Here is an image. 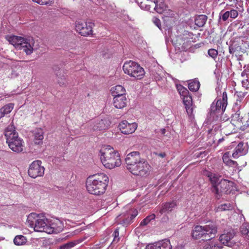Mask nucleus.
<instances>
[{"label":"nucleus","mask_w":249,"mask_h":249,"mask_svg":"<svg viewBox=\"0 0 249 249\" xmlns=\"http://www.w3.org/2000/svg\"><path fill=\"white\" fill-rule=\"evenodd\" d=\"M207 176L209 178V180L211 184H212L213 192L214 193L215 195H219V188L217 187V184L219 182V178L221 177V176L212 172H208Z\"/></svg>","instance_id":"16"},{"label":"nucleus","mask_w":249,"mask_h":249,"mask_svg":"<svg viewBox=\"0 0 249 249\" xmlns=\"http://www.w3.org/2000/svg\"><path fill=\"white\" fill-rule=\"evenodd\" d=\"M27 242L26 237L22 235H17V246L24 245Z\"/></svg>","instance_id":"36"},{"label":"nucleus","mask_w":249,"mask_h":249,"mask_svg":"<svg viewBox=\"0 0 249 249\" xmlns=\"http://www.w3.org/2000/svg\"><path fill=\"white\" fill-rule=\"evenodd\" d=\"M155 218V215L154 214H151L147 216L145 218L142 220L140 223L141 226L146 225L152 219H154Z\"/></svg>","instance_id":"38"},{"label":"nucleus","mask_w":249,"mask_h":249,"mask_svg":"<svg viewBox=\"0 0 249 249\" xmlns=\"http://www.w3.org/2000/svg\"><path fill=\"white\" fill-rule=\"evenodd\" d=\"M245 154V151L244 148L243 143H239L235 147L232 156L234 159H237Z\"/></svg>","instance_id":"24"},{"label":"nucleus","mask_w":249,"mask_h":249,"mask_svg":"<svg viewBox=\"0 0 249 249\" xmlns=\"http://www.w3.org/2000/svg\"><path fill=\"white\" fill-rule=\"evenodd\" d=\"M246 94V92H243L242 91H236L235 95L237 96V97L239 98V100L241 101L242 100L244 97L245 96Z\"/></svg>","instance_id":"49"},{"label":"nucleus","mask_w":249,"mask_h":249,"mask_svg":"<svg viewBox=\"0 0 249 249\" xmlns=\"http://www.w3.org/2000/svg\"><path fill=\"white\" fill-rule=\"evenodd\" d=\"M27 223L35 231L46 232L48 220L43 214L32 213L28 216Z\"/></svg>","instance_id":"4"},{"label":"nucleus","mask_w":249,"mask_h":249,"mask_svg":"<svg viewBox=\"0 0 249 249\" xmlns=\"http://www.w3.org/2000/svg\"><path fill=\"white\" fill-rule=\"evenodd\" d=\"M34 2H36L40 5H47L51 4L53 2V0H32Z\"/></svg>","instance_id":"43"},{"label":"nucleus","mask_w":249,"mask_h":249,"mask_svg":"<svg viewBox=\"0 0 249 249\" xmlns=\"http://www.w3.org/2000/svg\"><path fill=\"white\" fill-rule=\"evenodd\" d=\"M230 12V18H235L238 15V12L236 10L231 9Z\"/></svg>","instance_id":"48"},{"label":"nucleus","mask_w":249,"mask_h":249,"mask_svg":"<svg viewBox=\"0 0 249 249\" xmlns=\"http://www.w3.org/2000/svg\"><path fill=\"white\" fill-rule=\"evenodd\" d=\"M56 75L58 76L57 81L60 86H65L66 84V78H65L64 76L63 75L62 77H59L58 73H57Z\"/></svg>","instance_id":"45"},{"label":"nucleus","mask_w":249,"mask_h":249,"mask_svg":"<svg viewBox=\"0 0 249 249\" xmlns=\"http://www.w3.org/2000/svg\"><path fill=\"white\" fill-rule=\"evenodd\" d=\"M241 49V47L237 43H233L229 47V53L231 54H233L236 52H240Z\"/></svg>","instance_id":"35"},{"label":"nucleus","mask_w":249,"mask_h":249,"mask_svg":"<svg viewBox=\"0 0 249 249\" xmlns=\"http://www.w3.org/2000/svg\"><path fill=\"white\" fill-rule=\"evenodd\" d=\"M177 89L182 98L190 95L188 90L181 85L177 86Z\"/></svg>","instance_id":"34"},{"label":"nucleus","mask_w":249,"mask_h":249,"mask_svg":"<svg viewBox=\"0 0 249 249\" xmlns=\"http://www.w3.org/2000/svg\"><path fill=\"white\" fill-rule=\"evenodd\" d=\"M137 126L138 125L136 123H128L126 121H123L119 124L120 130L125 135H128L134 133Z\"/></svg>","instance_id":"15"},{"label":"nucleus","mask_w":249,"mask_h":249,"mask_svg":"<svg viewBox=\"0 0 249 249\" xmlns=\"http://www.w3.org/2000/svg\"><path fill=\"white\" fill-rule=\"evenodd\" d=\"M232 184V181L225 179H221L217 184V187L219 188V195H215V197L218 199L221 196V193H227V192L230 190V187Z\"/></svg>","instance_id":"17"},{"label":"nucleus","mask_w":249,"mask_h":249,"mask_svg":"<svg viewBox=\"0 0 249 249\" xmlns=\"http://www.w3.org/2000/svg\"><path fill=\"white\" fill-rule=\"evenodd\" d=\"M155 4V10L158 13L162 14L164 15L163 19L167 27L171 26L174 22V12L167 9V6L163 0H154Z\"/></svg>","instance_id":"6"},{"label":"nucleus","mask_w":249,"mask_h":249,"mask_svg":"<svg viewBox=\"0 0 249 249\" xmlns=\"http://www.w3.org/2000/svg\"><path fill=\"white\" fill-rule=\"evenodd\" d=\"M245 118L246 120H245V122L244 124V128H243V131H249V113L248 114L247 116H245Z\"/></svg>","instance_id":"46"},{"label":"nucleus","mask_w":249,"mask_h":249,"mask_svg":"<svg viewBox=\"0 0 249 249\" xmlns=\"http://www.w3.org/2000/svg\"><path fill=\"white\" fill-rule=\"evenodd\" d=\"M100 153L101 160L106 168L111 169L121 165L119 153L110 146L101 149Z\"/></svg>","instance_id":"2"},{"label":"nucleus","mask_w":249,"mask_h":249,"mask_svg":"<svg viewBox=\"0 0 249 249\" xmlns=\"http://www.w3.org/2000/svg\"><path fill=\"white\" fill-rule=\"evenodd\" d=\"M227 105L221 101V99H218L215 106L211 107V110L213 111H219L221 109L222 112H224L227 107Z\"/></svg>","instance_id":"28"},{"label":"nucleus","mask_w":249,"mask_h":249,"mask_svg":"<svg viewBox=\"0 0 249 249\" xmlns=\"http://www.w3.org/2000/svg\"><path fill=\"white\" fill-rule=\"evenodd\" d=\"M208 17L204 15L198 16L195 19V24L199 27H202L206 23Z\"/></svg>","instance_id":"29"},{"label":"nucleus","mask_w":249,"mask_h":249,"mask_svg":"<svg viewBox=\"0 0 249 249\" xmlns=\"http://www.w3.org/2000/svg\"><path fill=\"white\" fill-rule=\"evenodd\" d=\"M132 167V168L128 171L135 176L142 177L148 176L150 174L151 168L150 164L143 159Z\"/></svg>","instance_id":"8"},{"label":"nucleus","mask_w":249,"mask_h":249,"mask_svg":"<svg viewBox=\"0 0 249 249\" xmlns=\"http://www.w3.org/2000/svg\"><path fill=\"white\" fill-rule=\"evenodd\" d=\"M14 104L10 103L0 108V119L9 113L14 108Z\"/></svg>","instance_id":"27"},{"label":"nucleus","mask_w":249,"mask_h":249,"mask_svg":"<svg viewBox=\"0 0 249 249\" xmlns=\"http://www.w3.org/2000/svg\"><path fill=\"white\" fill-rule=\"evenodd\" d=\"M208 53L209 55L213 59H215L218 55V51L214 49H209L208 50Z\"/></svg>","instance_id":"41"},{"label":"nucleus","mask_w":249,"mask_h":249,"mask_svg":"<svg viewBox=\"0 0 249 249\" xmlns=\"http://www.w3.org/2000/svg\"><path fill=\"white\" fill-rule=\"evenodd\" d=\"M107 124V121L106 120H101L98 123L94 126V130H104L107 127V125L106 124Z\"/></svg>","instance_id":"33"},{"label":"nucleus","mask_w":249,"mask_h":249,"mask_svg":"<svg viewBox=\"0 0 249 249\" xmlns=\"http://www.w3.org/2000/svg\"><path fill=\"white\" fill-rule=\"evenodd\" d=\"M23 143H24L23 141L18 138V137L17 136V153L21 152L23 151L24 147Z\"/></svg>","instance_id":"37"},{"label":"nucleus","mask_w":249,"mask_h":249,"mask_svg":"<svg viewBox=\"0 0 249 249\" xmlns=\"http://www.w3.org/2000/svg\"><path fill=\"white\" fill-rule=\"evenodd\" d=\"M234 236L233 231H229L227 233H224L220 235L219 240L222 244L226 246H230L231 244V240Z\"/></svg>","instance_id":"22"},{"label":"nucleus","mask_w":249,"mask_h":249,"mask_svg":"<svg viewBox=\"0 0 249 249\" xmlns=\"http://www.w3.org/2000/svg\"><path fill=\"white\" fill-rule=\"evenodd\" d=\"M125 89L121 85H117L111 89L112 95L114 97L117 96H125Z\"/></svg>","instance_id":"23"},{"label":"nucleus","mask_w":249,"mask_h":249,"mask_svg":"<svg viewBox=\"0 0 249 249\" xmlns=\"http://www.w3.org/2000/svg\"><path fill=\"white\" fill-rule=\"evenodd\" d=\"M217 228L213 222L204 226L197 225L192 231V236L195 239H202V240H210L214 238L217 233Z\"/></svg>","instance_id":"3"},{"label":"nucleus","mask_w":249,"mask_h":249,"mask_svg":"<svg viewBox=\"0 0 249 249\" xmlns=\"http://www.w3.org/2000/svg\"><path fill=\"white\" fill-rule=\"evenodd\" d=\"M152 21L159 29H160V21L158 18L155 17H153L152 18Z\"/></svg>","instance_id":"50"},{"label":"nucleus","mask_w":249,"mask_h":249,"mask_svg":"<svg viewBox=\"0 0 249 249\" xmlns=\"http://www.w3.org/2000/svg\"><path fill=\"white\" fill-rule=\"evenodd\" d=\"M231 205L230 203L223 204L219 205L217 208V211L229 210L231 209Z\"/></svg>","instance_id":"39"},{"label":"nucleus","mask_w":249,"mask_h":249,"mask_svg":"<svg viewBox=\"0 0 249 249\" xmlns=\"http://www.w3.org/2000/svg\"><path fill=\"white\" fill-rule=\"evenodd\" d=\"M158 156L163 158L166 156V154L165 152L160 153L158 154Z\"/></svg>","instance_id":"56"},{"label":"nucleus","mask_w":249,"mask_h":249,"mask_svg":"<svg viewBox=\"0 0 249 249\" xmlns=\"http://www.w3.org/2000/svg\"><path fill=\"white\" fill-rule=\"evenodd\" d=\"M94 23L92 21L84 22L79 20L75 22V30L82 36H87L92 35Z\"/></svg>","instance_id":"9"},{"label":"nucleus","mask_w":249,"mask_h":249,"mask_svg":"<svg viewBox=\"0 0 249 249\" xmlns=\"http://www.w3.org/2000/svg\"><path fill=\"white\" fill-rule=\"evenodd\" d=\"M242 86L246 89H249V81L248 79L242 80Z\"/></svg>","instance_id":"53"},{"label":"nucleus","mask_w":249,"mask_h":249,"mask_svg":"<svg viewBox=\"0 0 249 249\" xmlns=\"http://www.w3.org/2000/svg\"><path fill=\"white\" fill-rule=\"evenodd\" d=\"M223 129L224 130V132L226 135L235 133L239 131L237 128H235V126L233 125V124H232L231 121L230 123H226Z\"/></svg>","instance_id":"25"},{"label":"nucleus","mask_w":249,"mask_h":249,"mask_svg":"<svg viewBox=\"0 0 249 249\" xmlns=\"http://www.w3.org/2000/svg\"><path fill=\"white\" fill-rule=\"evenodd\" d=\"M162 134L164 135L166 132V130L164 128H162L160 130Z\"/></svg>","instance_id":"57"},{"label":"nucleus","mask_w":249,"mask_h":249,"mask_svg":"<svg viewBox=\"0 0 249 249\" xmlns=\"http://www.w3.org/2000/svg\"><path fill=\"white\" fill-rule=\"evenodd\" d=\"M113 104L116 108L121 109L126 106L125 96H117L113 98Z\"/></svg>","instance_id":"19"},{"label":"nucleus","mask_w":249,"mask_h":249,"mask_svg":"<svg viewBox=\"0 0 249 249\" xmlns=\"http://www.w3.org/2000/svg\"><path fill=\"white\" fill-rule=\"evenodd\" d=\"M123 69L124 73L137 80L142 79L145 75L144 69L139 64L132 60L125 62Z\"/></svg>","instance_id":"5"},{"label":"nucleus","mask_w":249,"mask_h":249,"mask_svg":"<svg viewBox=\"0 0 249 249\" xmlns=\"http://www.w3.org/2000/svg\"><path fill=\"white\" fill-rule=\"evenodd\" d=\"M230 157L231 154L230 152L225 153L222 157L223 162L226 166L229 167L237 169L238 164L236 161L231 160Z\"/></svg>","instance_id":"20"},{"label":"nucleus","mask_w":249,"mask_h":249,"mask_svg":"<svg viewBox=\"0 0 249 249\" xmlns=\"http://www.w3.org/2000/svg\"><path fill=\"white\" fill-rule=\"evenodd\" d=\"M45 168L42 166V161L36 160L33 161L29 166L28 173L29 176L36 178L37 177H42L44 174Z\"/></svg>","instance_id":"10"},{"label":"nucleus","mask_w":249,"mask_h":249,"mask_svg":"<svg viewBox=\"0 0 249 249\" xmlns=\"http://www.w3.org/2000/svg\"><path fill=\"white\" fill-rule=\"evenodd\" d=\"M142 160L139 152L134 151L127 154L125 161L128 170H129L131 168H132V166H134Z\"/></svg>","instance_id":"13"},{"label":"nucleus","mask_w":249,"mask_h":249,"mask_svg":"<svg viewBox=\"0 0 249 249\" xmlns=\"http://www.w3.org/2000/svg\"><path fill=\"white\" fill-rule=\"evenodd\" d=\"M220 247H219L217 244L213 243L206 244L204 247L203 249H220Z\"/></svg>","instance_id":"42"},{"label":"nucleus","mask_w":249,"mask_h":249,"mask_svg":"<svg viewBox=\"0 0 249 249\" xmlns=\"http://www.w3.org/2000/svg\"><path fill=\"white\" fill-rule=\"evenodd\" d=\"M75 244L73 242H69L60 247V249H70L73 247Z\"/></svg>","instance_id":"44"},{"label":"nucleus","mask_w":249,"mask_h":249,"mask_svg":"<svg viewBox=\"0 0 249 249\" xmlns=\"http://www.w3.org/2000/svg\"><path fill=\"white\" fill-rule=\"evenodd\" d=\"M240 231L245 238L249 240V223H245L242 224L240 228Z\"/></svg>","instance_id":"30"},{"label":"nucleus","mask_w":249,"mask_h":249,"mask_svg":"<svg viewBox=\"0 0 249 249\" xmlns=\"http://www.w3.org/2000/svg\"><path fill=\"white\" fill-rule=\"evenodd\" d=\"M63 229V223L58 219H55L48 221V227L47 228L46 233L51 234L53 233H59L62 231Z\"/></svg>","instance_id":"14"},{"label":"nucleus","mask_w":249,"mask_h":249,"mask_svg":"<svg viewBox=\"0 0 249 249\" xmlns=\"http://www.w3.org/2000/svg\"><path fill=\"white\" fill-rule=\"evenodd\" d=\"M177 206L176 202L172 201L171 202H165L161 205L159 209V213L161 215L163 213H168L172 212Z\"/></svg>","instance_id":"18"},{"label":"nucleus","mask_w":249,"mask_h":249,"mask_svg":"<svg viewBox=\"0 0 249 249\" xmlns=\"http://www.w3.org/2000/svg\"><path fill=\"white\" fill-rule=\"evenodd\" d=\"M157 242L159 249H171V245L169 240L165 239Z\"/></svg>","instance_id":"32"},{"label":"nucleus","mask_w":249,"mask_h":249,"mask_svg":"<svg viewBox=\"0 0 249 249\" xmlns=\"http://www.w3.org/2000/svg\"><path fill=\"white\" fill-rule=\"evenodd\" d=\"M119 232L118 229H116L113 233V235L114 236V241L115 240V238L119 236Z\"/></svg>","instance_id":"55"},{"label":"nucleus","mask_w":249,"mask_h":249,"mask_svg":"<svg viewBox=\"0 0 249 249\" xmlns=\"http://www.w3.org/2000/svg\"><path fill=\"white\" fill-rule=\"evenodd\" d=\"M182 99L187 114L190 116L192 115L193 113V108L192 107L193 101L192 96L190 95H189L184 97H183Z\"/></svg>","instance_id":"21"},{"label":"nucleus","mask_w":249,"mask_h":249,"mask_svg":"<svg viewBox=\"0 0 249 249\" xmlns=\"http://www.w3.org/2000/svg\"><path fill=\"white\" fill-rule=\"evenodd\" d=\"M108 178L104 173H98L89 176L86 182L88 192L92 195H103L108 185Z\"/></svg>","instance_id":"1"},{"label":"nucleus","mask_w":249,"mask_h":249,"mask_svg":"<svg viewBox=\"0 0 249 249\" xmlns=\"http://www.w3.org/2000/svg\"><path fill=\"white\" fill-rule=\"evenodd\" d=\"M224 140L223 138L219 139L218 141V143L219 144L221 142H222Z\"/></svg>","instance_id":"58"},{"label":"nucleus","mask_w":249,"mask_h":249,"mask_svg":"<svg viewBox=\"0 0 249 249\" xmlns=\"http://www.w3.org/2000/svg\"><path fill=\"white\" fill-rule=\"evenodd\" d=\"M245 116L246 115H244L243 113L241 114L239 111H236L231 116V121L238 130H241L243 131L244 124L246 120Z\"/></svg>","instance_id":"12"},{"label":"nucleus","mask_w":249,"mask_h":249,"mask_svg":"<svg viewBox=\"0 0 249 249\" xmlns=\"http://www.w3.org/2000/svg\"><path fill=\"white\" fill-rule=\"evenodd\" d=\"M34 136V142L36 144H39L41 143L44 138L42 129L40 128L36 129Z\"/></svg>","instance_id":"26"},{"label":"nucleus","mask_w":249,"mask_h":249,"mask_svg":"<svg viewBox=\"0 0 249 249\" xmlns=\"http://www.w3.org/2000/svg\"><path fill=\"white\" fill-rule=\"evenodd\" d=\"M6 40L14 46H16V36L14 35H7L5 36Z\"/></svg>","instance_id":"40"},{"label":"nucleus","mask_w":249,"mask_h":249,"mask_svg":"<svg viewBox=\"0 0 249 249\" xmlns=\"http://www.w3.org/2000/svg\"><path fill=\"white\" fill-rule=\"evenodd\" d=\"M138 214V211L136 210H134V211H133V213L131 214V216H130V219L128 222V223H130L131 221L134 219L135 218V217Z\"/></svg>","instance_id":"54"},{"label":"nucleus","mask_w":249,"mask_h":249,"mask_svg":"<svg viewBox=\"0 0 249 249\" xmlns=\"http://www.w3.org/2000/svg\"><path fill=\"white\" fill-rule=\"evenodd\" d=\"M221 101H223L224 103V104H225L227 105L228 97H227V94L226 92H225V91H224L223 93L222 99Z\"/></svg>","instance_id":"52"},{"label":"nucleus","mask_w":249,"mask_h":249,"mask_svg":"<svg viewBox=\"0 0 249 249\" xmlns=\"http://www.w3.org/2000/svg\"><path fill=\"white\" fill-rule=\"evenodd\" d=\"M188 88L192 91H197L200 87V83L197 80L195 79L188 84Z\"/></svg>","instance_id":"31"},{"label":"nucleus","mask_w":249,"mask_h":249,"mask_svg":"<svg viewBox=\"0 0 249 249\" xmlns=\"http://www.w3.org/2000/svg\"><path fill=\"white\" fill-rule=\"evenodd\" d=\"M158 242H155L154 243H151L147 245L145 249H158Z\"/></svg>","instance_id":"47"},{"label":"nucleus","mask_w":249,"mask_h":249,"mask_svg":"<svg viewBox=\"0 0 249 249\" xmlns=\"http://www.w3.org/2000/svg\"><path fill=\"white\" fill-rule=\"evenodd\" d=\"M34 40L33 38H25L17 36V51L25 52L27 55L31 54L34 50Z\"/></svg>","instance_id":"7"},{"label":"nucleus","mask_w":249,"mask_h":249,"mask_svg":"<svg viewBox=\"0 0 249 249\" xmlns=\"http://www.w3.org/2000/svg\"><path fill=\"white\" fill-rule=\"evenodd\" d=\"M6 142L9 147L13 151H16V132L13 124L9 125L5 131Z\"/></svg>","instance_id":"11"},{"label":"nucleus","mask_w":249,"mask_h":249,"mask_svg":"<svg viewBox=\"0 0 249 249\" xmlns=\"http://www.w3.org/2000/svg\"><path fill=\"white\" fill-rule=\"evenodd\" d=\"M230 17V12L228 11H226V12H225L222 16V19L224 21H226L228 18Z\"/></svg>","instance_id":"51"},{"label":"nucleus","mask_w":249,"mask_h":249,"mask_svg":"<svg viewBox=\"0 0 249 249\" xmlns=\"http://www.w3.org/2000/svg\"><path fill=\"white\" fill-rule=\"evenodd\" d=\"M16 237H14V238L13 239V243L15 245H16Z\"/></svg>","instance_id":"59"}]
</instances>
